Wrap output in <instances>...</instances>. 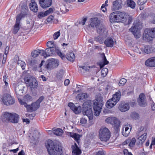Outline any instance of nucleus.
Instances as JSON below:
<instances>
[{
	"mask_svg": "<svg viewBox=\"0 0 155 155\" xmlns=\"http://www.w3.org/2000/svg\"><path fill=\"white\" fill-rule=\"evenodd\" d=\"M96 155H105L104 151L103 150L98 151L96 153Z\"/></svg>",
	"mask_w": 155,
	"mask_h": 155,
	"instance_id": "nucleus-63",
	"label": "nucleus"
},
{
	"mask_svg": "<svg viewBox=\"0 0 155 155\" xmlns=\"http://www.w3.org/2000/svg\"><path fill=\"white\" fill-rule=\"evenodd\" d=\"M19 102L21 104L24 105L25 107H26L27 110L28 112H32L34 111L32 104L31 105L27 104L26 103L21 100L19 101Z\"/></svg>",
	"mask_w": 155,
	"mask_h": 155,
	"instance_id": "nucleus-33",
	"label": "nucleus"
},
{
	"mask_svg": "<svg viewBox=\"0 0 155 155\" xmlns=\"http://www.w3.org/2000/svg\"><path fill=\"white\" fill-rule=\"evenodd\" d=\"M108 72V69L106 68H103L101 71V74L102 75H107Z\"/></svg>",
	"mask_w": 155,
	"mask_h": 155,
	"instance_id": "nucleus-55",
	"label": "nucleus"
},
{
	"mask_svg": "<svg viewBox=\"0 0 155 155\" xmlns=\"http://www.w3.org/2000/svg\"><path fill=\"white\" fill-rule=\"evenodd\" d=\"M47 46L48 47V48H55L54 44V42L51 41H48L47 44Z\"/></svg>",
	"mask_w": 155,
	"mask_h": 155,
	"instance_id": "nucleus-47",
	"label": "nucleus"
},
{
	"mask_svg": "<svg viewBox=\"0 0 155 155\" xmlns=\"http://www.w3.org/2000/svg\"><path fill=\"white\" fill-rule=\"evenodd\" d=\"M87 120L85 118H81L80 120L81 123L83 124H85L87 123Z\"/></svg>",
	"mask_w": 155,
	"mask_h": 155,
	"instance_id": "nucleus-62",
	"label": "nucleus"
},
{
	"mask_svg": "<svg viewBox=\"0 0 155 155\" xmlns=\"http://www.w3.org/2000/svg\"><path fill=\"white\" fill-rule=\"evenodd\" d=\"M44 53L43 50L38 49L32 51L31 52V55L33 57L36 58L37 57L39 54H40L42 56V54H43Z\"/></svg>",
	"mask_w": 155,
	"mask_h": 155,
	"instance_id": "nucleus-34",
	"label": "nucleus"
},
{
	"mask_svg": "<svg viewBox=\"0 0 155 155\" xmlns=\"http://www.w3.org/2000/svg\"><path fill=\"white\" fill-rule=\"evenodd\" d=\"M68 106L75 114L79 113L81 112V107L80 106L76 107L74 104L71 103H68Z\"/></svg>",
	"mask_w": 155,
	"mask_h": 155,
	"instance_id": "nucleus-19",
	"label": "nucleus"
},
{
	"mask_svg": "<svg viewBox=\"0 0 155 155\" xmlns=\"http://www.w3.org/2000/svg\"><path fill=\"white\" fill-rule=\"evenodd\" d=\"M143 38V40L147 41L148 42L152 40L153 37L148 33V29H147L144 31Z\"/></svg>",
	"mask_w": 155,
	"mask_h": 155,
	"instance_id": "nucleus-23",
	"label": "nucleus"
},
{
	"mask_svg": "<svg viewBox=\"0 0 155 155\" xmlns=\"http://www.w3.org/2000/svg\"><path fill=\"white\" fill-rule=\"evenodd\" d=\"M53 9L52 8H49L48 10H47L45 11V13H46L47 15H48V14H50V13L53 12Z\"/></svg>",
	"mask_w": 155,
	"mask_h": 155,
	"instance_id": "nucleus-64",
	"label": "nucleus"
},
{
	"mask_svg": "<svg viewBox=\"0 0 155 155\" xmlns=\"http://www.w3.org/2000/svg\"><path fill=\"white\" fill-rule=\"evenodd\" d=\"M129 126L130 127V129H129V127L126 126H125L123 127L122 133L124 136L127 137L129 134L130 130L132 128V127L130 125Z\"/></svg>",
	"mask_w": 155,
	"mask_h": 155,
	"instance_id": "nucleus-30",
	"label": "nucleus"
},
{
	"mask_svg": "<svg viewBox=\"0 0 155 155\" xmlns=\"http://www.w3.org/2000/svg\"><path fill=\"white\" fill-rule=\"evenodd\" d=\"M101 55L102 58V59L103 60L104 63L103 64H100V67L101 68H102L105 65L109 63L108 61H107V60L104 54L103 53H102Z\"/></svg>",
	"mask_w": 155,
	"mask_h": 155,
	"instance_id": "nucleus-39",
	"label": "nucleus"
},
{
	"mask_svg": "<svg viewBox=\"0 0 155 155\" xmlns=\"http://www.w3.org/2000/svg\"><path fill=\"white\" fill-rule=\"evenodd\" d=\"M137 101L139 105L142 107H145L147 105V101L145 99V97L144 94L141 93L139 96L138 98Z\"/></svg>",
	"mask_w": 155,
	"mask_h": 155,
	"instance_id": "nucleus-11",
	"label": "nucleus"
},
{
	"mask_svg": "<svg viewBox=\"0 0 155 155\" xmlns=\"http://www.w3.org/2000/svg\"><path fill=\"white\" fill-rule=\"evenodd\" d=\"M17 64L21 66L23 70H24L25 69L26 64L25 62L21 60H18L17 62Z\"/></svg>",
	"mask_w": 155,
	"mask_h": 155,
	"instance_id": "nucleus-45",
	"label": "nucleus"
},
{
	"mask_svg": "<svg viewBox=\"0 0 155 155\" xmlns=\"http://www.w3.org/2000/svg\"><path fill=\"white\" fill-rule=\"evenodd\" d=\"M79 68H82L84 71H85L87 72L89 71V69L90 68V67L89 66H79Z\"/></svg>",
	"mask_w": 155,
	"mask_h": 155,
	"instance_id": "nucleus-54",
	"label": "nucleus"
},
{
	"mask_svg": "<svg viewBox=\"0 0 155 155\" xmlns=\"http://www.w3.org/2000/svg\"><path fill=\"white\" fill-rule=\"evenodd\" d=\"M127 4L128 6L132 8H134L135 6V3L131 0H127Z\"/></svg>",
	"mask_w": 155,
	"mask_h": 155,
	"instance_id": "nucleus-43",
	"label": "nucleus"
},
{
	"mask_svg": "<svg viewBox=\"0 0 155 155\" xmlns=\"http://www.w3.org/2000/svg\"><path fill=\"white\" fill-rule=\"evenodd\" d=\"M147 0H138V4L139 5H142L145 4L147 2Z\"/></svg>",
	"mask_w": 155,
	"mask_h": 155,
	"instance_id": "nucleus-58",
	"label": "nucleus"
},
{
	"mask_svg": "<svg viewBox=\"0 0 155 155\" xmlns=\"http://www.w3.org/2000/svg\"><path fill=\"white\" fill-rule=\"evenodd\" d=\"M92 103L91 100H88L83 104V109L84 114L86 116L90 119L92 118L93 113L92 110Z\"/></svg>",
	"mask_w": 155,
	"mask_h": 155,
	"instance_id": "nucleus-2",
	"label": "nucleus"
},
{
	"mask_svg": "<svg viewBox=\"0 0 155 155\" xmlns=\"http://www.w3.org/2000/svg\"><path fill=\"white\" fill-rule=\"evenodd\" d=\"M23 87L21 85H18L16 86L15 88V93L17 96H21L23 94Z\"/></svg>",
	"mask_w": 155,
	"mask_h": 155,
	"instance_id": "nucleus-31",
	"label": "nucleus"
},
{
	"mask_svg": "<svg viewBox=\"0 0 155 155\" xmlns=\"http://www.w3.org/2000/svg\"><path fill=\"white\" fill-rule=\"evenodd\" d=\"M116 104L114 102V101L111 99L107 102L106 106L107 108H110L113 107Z\"/></svg>",
	"mask_w": 155,
	"mask_h": 155,
	"instance_id": "nucleus-36",
	"label": "nucleus"
},
{
	"mask_svg": "<svg viewBox=\"0 0 155 155\" xmlns=\"http://www.w3.org/2000/svg\"><path fill=\"white\" fill-rule=\"evenodd\" d=\"M54 18V17L53 16L50 15L47 18V21L48 22H50L53 20Z\"/></svg>",
	"mask_w": 155,
	"mask_h": 155,
	"instance_id": "nucleus-59",
	"label": "nucleus"
},
{
	"mask_svg": "<svg viewBox=\"0 0 155 155\" xmlns=\"http://www.w3.org/2000/svg\"><path fill=\"white\" fill-rule=\"evenodd\" d=\"M140 50L142 52H139L140 54L142 53L150 54L155 52V49L150 45H146L144 46V48H141Z\"/></svg>",
	"mask_w": 155,
	"mask_h": 155,
	"instance_id": "nucleus-10",
	"label": "nucleus"
},
{
	"mask_svg": "<svg viewBox=\"0 0 155 155\" xmlns=\"http://www.w3.org/2000/svg\"><path fill=\"white\" fill-rule=\"evenodd\" d=\"M55 48H47L44 50V53L42 56L45 58L47 57L53 56L55 54Z\"/></svg>",
	"mask_w": 155,
	"mask_h": 155,
	"instance_id": "nucleus-14",
	"label": "nucleus"
},
{
	"mask_svg": "<svg viewBox=\"0 0 155 155\" xmlns=\"http://www.w3.org/2000/svg\"><path fill=\"white\" fill-rule=\"evenodd\" d=\"M59 65V62L58 60L52 58L49 60L46 67L48 69L56 68Z\"/></svg>",
	"mask_w": 155,
	"mask_h": 155,
	"instance_id": "nucleus-12",
	"label": "nucleus"
},
{
	"mask_svg": "<svg viewBox=\"0 0 155 155\" xmlns=\"http://www.w3.org/2000/svg\"><path fill=\"white\" fill-rule=\"evenodd\" d=\"M106 37H104V35H100L99 36L95 37L94 39L95 41L98 42L101 44H102L103 43L104 39Z\"/></svg>",
	"mask_w": 155,
	"mask_h": 155,
	"instance_id": "nucleus-37",
	"label": "nucleus"
},
{
	"mask_svg": "<svg viewBox=\"0 0 155 155\" xmlns=\"http://www.w3.org/2000/svg\"><path fill=\"white\" fill-rule=\"evenodd\" d=\"M97 32L100 35H104V37L107 36V32L106 31L104 25L101 24L97 28Z\"/></svg>",
	"mask_w": 155,
	"mask_h": 155,
	"instance_id": "nucleus-16",
	"label": "nucleus"
},
{
	"mask_svg": "<svg viewBox=\"0 0 155 155\" xmlns=\"http://www.w3.org/2000/svg\"><path fill=\"white\" fill-rule=\"evenodd\" d=\"M24 81L27 87L31 88H36L38 86V83L36 79L33 77H25Z\"/></svg>",
	"mask_w": 155,
	"mask_h": 155,
	"instance_id": "nucleus-6",
	"label": "nucleus"
},
{
	"mask_svg": "<svg viewBox=\"0 0 155 155\" xmlns=\"http://www.w3.org/2000/svg\"><path fill=\"white\" fill-rule=\"evenodd\" d=\"M103 105V104L101 101H98L96 100V101L93 103V107L95 116H97L99 115Z\"/></svg>",
	"mask_w": 155,
	"mask_h": 155,
	"instance_id": "nucleus-8",
	"label": "nucleus"
},
{
	"mask_svg": "<svg viewBox=\"0 0 155 155\" xmlns=\"http://www.w3.org/2000/svg\"><path fill=\"white\" fill-rule=\"evenodd\" d=\"M133 34L136 38H139L140 36L139 31L135 32L134 33H133Z\"/></svg>",
	"mask_w": 155,
	"mask_h": 155,
	"instance_id": "nucleus-57",
	"label": "nucleus"
},
{
	"mask_svg": "<svg viewBox=\"0 0 155 155\" xmlns=\"http://www.w3.org/2000/svg\"><path fill=\"white\" fill-rule=\"evenodd\" d=\"M104 44L107 47H112L114 45V41L112 38L108 37L104 41Z\"/></svg>",
	"mask_w": 155,
	"mask_h": 155,
	"instance_id": "nucleus-29",
	"label": "nucleus"
},
{
	"mask_svg": "<svg viewBox=\"0 0 155 155\" xmlns=\"http://www.w3.org/2000/svg\"><path fill=\"white\" fill-rule=\"evenodd\" d=\"M132 117L135 119H137L138 118V114L137 113H133L131 115Z\"/></svg>",
	"mask_w": 155,
	"mask_h": 155,
	"instance_id": "nucleus-60",
	"label": "nucleus"
},
{
	"mask_svg": "<svg viewBox=\"0 0 155 155\" xmlns=\"http://www.w3.org/2000/svg\"><path fill=\"white\" fill-rule=\"evenodd\" d=\"M20 20L16 18L15 23L12 30V33L16 34L17 33L20 29Z\"/></svg>",
	"mask_w": 155,
	"mask_h": 155,
	"instance_id": "nucleus-26",
	"label": "nucleus"
},
{
	"mask_svg": "<svg viewBox=\"0 0 155 155\" xmlns=\"http://www.w3.org/2000/svg\"><path fill=\"white\" fill-rule=\"evenodd\" d=\"M116 12L119 22L120 21L125 22L127 21L129 16L127 13L125 12L120 11H116Z\"/></svg>",
	"mask_w": 155,
	"mask_h": 155,
	"instance_id": "nucleus-9",
	"label": "nucleus"
},
{
	"mask_svg": "<svg viewBox=\"0 0 155 155\" xmlns=\"http://www.w3.org/2000/svg\"><path fill=\"white\" fill-rule=\"evenodd\" d=\"M136 142V140L135 138L133 137L132 139L128 138L123 142V144L124 145H125L129 143V146L130 148H131L134 146Z\"/></svg>",
	"mask_w": 155,
	"mask_h": 155,
	"instance_id": "nucleus-18",
	"label": "nucleus"
},
{
	"mask_svg": "<svg viewBox=\"0 0 155 155\" xmlns=\"http://www.w3.org/2000/svg\"><path fill=\"white\" fill-rule=\"evenodd\" d=\"M90 25L93 28H96L101 24L100 21L98 20L97 17L91 18L90 20Z\"/></svg>",
	"mask_w": 155,
	"mask_h": 155,
	"instance_id": "nucleus-15",
	"label": "nucleus"
},
{
	"mask_svg": "<svg viewBox=\"0 0 155 155\" xmlns=\"http://www.w3.org/2000/svg\"><path fill=\"white\" fill-rule=\"evenodd\" d=\"M147 135V133H144L137 138V143L138 145H140L143 143L146 139Z\"/></svg>",
	"mask_w": 155,
	"mask_h": 155,
	"instance_id": "nucleus-27",
	"label": "nucleus"
},
{
	"mask_svg": "<svg viewBox=\"0 0 155 155\" xmlns=\"http://www.w3.org/2000/svg\"><path fill=\"white\" fill-rule=\"evenodd\" d=\"M67 135L73 138L77 142V143H79V140L81 136L73 132H67Z\"/></svg>",
	"mask_w": 155,
	"mask_h": 155,
	"instance_id": "nucleus-20",
	"label": "nucleus"
},
{
	"mask_svg": "<svg viewBox=\"0 0 155 155\" xmlns=\"http://www.w3.org/2000/svg\"><path fill=\"white\" fill-rule=\"evenodd\" d=\"M114 119V117H109L106 118L105 120L106 122L108 123H110L111 124H113V120Z\"/></svg>",
	"mask_w": 155,
	"mask_h": 155,
	"instance_id": "nucleus-50",
	"label": "nucleus"
},
{
	"mask_svg": "<svg viewBox=\"0 0 155 155\" xmlns=\"http://www.w3.org/2000/svg\"><path fill=\"white\" fill-rule=\"evenodd\" d=\"M130 108V106L128 104L121 103L120 104L118 109L120 110L122 112H125L128 110Z\"/></svg>",
	"mask_w": 155,
	"mask_h": 155,
	"instance_id": "nucleus-24",
	"label": "nucleus"
},
{
	"mask_svg": "<svg viewBox=\"0 0 155 155\" xmlns=\"http://www.w3.org/2000/svg\"><path fill=\"white\" fill-rule=\"evenodd\" d=\"M67 59L70 61H73L75 58V56L73 52H70L67 54L65 56Z\"/></svg>",
	"mask_w": 155,
	"mask_h": 155,
	"instance_id": "nucleus-38",
	"label": "nucleus"
},
{
	"mask_svg": "<svg viewBox=\"0 0 155 155\" xmlns=\"http://www.w3.org/2000/svg\"><path fill=\"white\" fill-rule=\"evenodd\" d=\"M148 33L152 36L153 38H155V28L148 29Z\"/></svg>",
	"mask_w": 155,
	"mask_h": 155,
	"instance_id": "nucleus-49",
	"label": "nucleus"
},
{
	"mask_svg": "<svg viewBox=\"0 0 155 155\" xmlns=\"http://www.w3.org/2000/svg\"><path fill=\"white\" fill-rule=\"evenodd\" d=\"M77 97L79 100L84 101L88 97V95L86 93H82L78 95Z\"/></svg>",
	"mask_w": 155,
	"mask_h": 155,
	"instance_id": "nucleus-35",
	"label": "nucleus"
},
{
	"mask_svg": "<svg viewBox=\"0 0 155 155\" xmlns=\"http://www.w3.org/2000/svg\"><path fill=\"white\" fill-rule=\"evenodd\" d=\"M29 6L30 10L32 11L36 12L38 10V7L36 3L35 0H31Z\"/></svg>",
	"mask_w": 155,
	"mask_h": 155,
	"instance_id": "nucleus-21",
	"label": "nucleus"
},
{
	"mask_svg": "<svg viewBox=\"0 0 155 155\" xmlns=\"http://www.w3.org/2000/svg\"><path fill=\"white\" fill-rule=\"evenodd\" d=\"M29 15L28 8L26 4H23L21 7V12L16 17V18L21 21L23 18L27 17Z\"/></svg>",
	"mask_w": 155,
	"mask_h": 155,
	"instance_id": "nucleus-5",
	"label": "nucleus"
},
{
	"mask_svg": "<svg viewBox=\"0 0 155 155\" xmlns=\"http://www.w3.org/2000/svg\"><path fill=\"white\" fill-rule=\"evenodd\" d=\"M113 124H114L115 125L117 128L119 127V125L120 124V122L116 118L114 117V120H113Z\"/></svg>",
	"mask_w": 155,
	"mask_h": 155,
	"instance_id": "nucleus-52",
	"label": "nucleus"
},
{
	"mask_svg": "<svg viewBox=\"0 0 155 155\" xmlns=\"http://www.w3.org/2000/svg\"><path fill=\"white\" fill-rule=\"evenodd\" d=\"M63 132V131L61 129L58 128L55 130H54L53 134L57 136H61L62 135Z\"/></svg>",
	"mask_w": 155,
	"mask_h": 155,
	"instance_id": "nucleus-41",
	"label": "nucleus"
},
{
	"mask_svg": "<svg viewBox=\"0 0 155 155\" xmlns=\"http://www.w3.org/2000/svg\"><path fill=\"white\" fill-rule=\"evenodd\" d=\"M116 12H113L110 15V21L111 23L117 22H118V19L117 15H116Z\"/></svg>",
	"mask_w": 155,
	"mask_h": 155,
	"instance_id": "nucleus-28",
	"label": "nucleus"
},
{
	"mask_svg": "<svg viewBox=\"0 0 155 155\" xmlns=\"http://www.w3.org/2000/svg\"><path fill=\"white\" fill-rule=\"evenodd\" d=\"M71 148L73 154L74 155H80L81 154V150L78 147L76 143H75L74 145L72 146Z\"/></svg>",
	"mask_w": 155,
	"mask_h": 155,
	"instance_id": "nucleus-25",
	"label": "nucleus"
},
{
	"mask_svg": "<svg viewBox=\"0 0 155 155\" xmlns=\"http://www.w3.org/2000/svg\"><path fill=\"white\" fill-rule=\"evenodd\" d=\"M145 64L147 66L153 67H155V57L150 58L147 60Z\"/></svg>",
	"mask_w": 155,
	"mask_h": 155,
	"instance_id": "nucleus-22",
	"label": "nucleus"
},
{
	"mask_svg": "<svg viewBox=\"0 0 155 155\" xmlns=\"http://www.w3.org/2000/svg\"><path fill=\"white\" fill-rule=\"evenodd\" d=\"M46 147L50 155H61L62 153L61 147L57 144L54 145L51 140L47 141Z\"/></svg>",
	"mask_w": 155,
	"mask_h": 155,
	"instance_id": "nucleus-1",
	"label": "nucleus"
},
{
	"mask_svg": "<svg viewBox=\"0 0 155 155\" xmlns=\"http://www.w3.org/2000/svg\"><path fill=\"white\" fill-rule=\"evenodd\" d=\"M47 15L46 13H45V12H41L38 13V17L39 18H41L42 17H44Z\"/></svg>",
	"mask_w": 155,
	"mask_h": 155,
	"instance_id": "nucleus-51",
	"label": "nucleus"
},
{
	"mask_svg": "<svg viewBox=\"0 0 155 155\" xmlns=\"http://www.w3.org/2000/svg\"><path fill=\"white\" fill-rule=\"evenodd\" d=\"M40 133L37 130H35L32 136V137L35 140H37L39 137Z\"/></svg>",
	"mask_w": 155,
	"mask_h": 155,
	"instance_id": "nucleus-42",
	"label": "nucleus"
},
{
	"mask_svg": "<svg viewBox=\"0 0 155 155\" xmlns=\"http://www.w3.org/2000/svg\"><path fill=\"white\" fill-rule=\"evenodd\" d=\"M34 111L36 110L39 107L40 104L36 102L32 104Z\"/></svg>",
	"mask_w": 155,
	"mask_h": 155,
	"instance_id": "nucleus-48",
	"label": "nucleus"
},
{
	"mask_svg": "<svg viewBox=\"0 0 155 155\" xmlns=\"http://www.w3.org/2000/svg\"><path fill=\"white\" fill-rule=\"evenodd\" d=\"M99 136L101 141L106 142L109 140L110 137V133L107 128L102 127L99 130Z\"/></svg>",
	"mask_w": 155,
	"mask_h": 155,
	"instance_id": "nucleus-3",
	"label": "nucleus"
},
{
	"mask_svg": "<svg viewBox=\"0 0 155 155\" xmlns=\"http://www.w3.org/2000/svg\"><path fill=\"white\" fill-rule=\"evenodd\" d=\"M3 81L5 84V85L6 87H8V76L6 74H5L3 77Z\"/></svg>",
	"mask_w": 155,
	"mask_h": 155,
	"instance_id": "nucleus-44",
	"label": "nucleus"
},
{
	"mask_svg": "<svg viewBox=\"0 0 155 155\" xmlns=\"http://www.w3.org/2000/svg\"><path fill=\"white\" fill-rule=\"evenodd\" d=\"M2 100L4 104L7 106L12 105L15 103L14 98L8 94H5L3 95Z\"/></svg>",
	"mask_w": 155,
	"mask_h": 155,
	"instance_id": "nucleus-7",
	"label": "nucleus"
},
{
	"mask_svg": "<svg viewBox=\"0 0 155 155\" xmlns=\"http://www.w3.org/2000/svg\"><path fill=\"white\" fill-rule=\"evenodd\" d=\"M130 31L133 33L139 31L138 28V26L137 24H134L131 27V28L130 29Z\"/></svg>",
	"mask_w": 155,
	"mask_h": 155,
	"instance_id": "nucleus-40",
	"label": "nucleus"
},
{
	"mask_svg": "<svg viewBox=\"0 0 155 155\" xmlns=\"http://www.w3.org/2000/svg\"><path fill=\"white\" fill-rule=\"evenodd\" d=\"M44 98V97L43 96H41L39 98L36 102L40 105V103L42 101Z\"/></svg>",
	"mask_w": 155,
	"mask_h": 155,
	"instance_id": "nucleus-61",
	"label": "nucleus"
},
{
	"mask_svg": "<svg viewBox=\"0 0 155 155\" xmlns=\"http://www.w3.org/2000/svg\"><path fill=\"white\" fill-rule=\"evenodd\" d=\"M4 117L7 121L13 123H16L18 122L19 116L15 113H11L6 112Z\"/></svg>",
	"mask_w": 155,
	"mask_h": 155,
	"instance_id": "nucleus-4",
	"label": "nucleus"
},
{
	"mask_svg": "<svg viewBox=\"0 0 155 155\" xmlns=\"http://www.w3.org/2000/svg\"><path fill=\"white\" fill-rule=\"evenodd\" d=\"M122 7V3L119 0H116L113 3V5L111 6V9L112 11L118 10L120 8Z\"/></svg>",
	"mask_w": 155,
	"mask_h": 155,
	"instance_id": "nucleus-17",
	"label": "nucleus"
},
{
	"mask_svg": "<svg viewBox=\"0 0 155 155\" xmlns=\"http://www.w3.org/2000/svg\"><path fill=\"white\" fill-rule=\"evenodd\" d=\"M60 33L59 31L55 32L53 35V38L54 39H57L60 36Z\"/></svg>",
	"mask_w": 155,
	"mask_h": 155,
	"instance_id": "nucleus-56",
	"label": "nucleus"
},
{
	"mask_svg": "<svg viewBox=\"0 0 155 155\" xmlns=\"http://www.w3.org/2000/svg\"><path fill=\"white\" fill-rule=\"evenodd\" d=\"M40 6L43 8L50 7L52 4V0H38Z\"/></svg>",
	"mask_w": 155,
	"mask_h": 155,
	"instance_id": "nucleus-13",
	"label": "nucleus"
},
{
	"mask_svg": "<svg viewBox=\"0 0 155 155\" xmlns=\"http://www.w3.org/2000/svg\"><path fill=\"white\" fill-rule=\"evenodd\" d=\"M55 51H56L58 55L62 59H63L64 58H65V54L61 52V51L58 49H56Z\"/></svg>",
	"mask_w": 155,
	"mask_h": 155,
	"instance_id": "nucleus-46",
	"label": "nucleus"
},
{
	"mask_svg": "<svg viewBox=\"0 0 155 155\" xmlns=\"http://www.w3.org/2000/svg\"><path fill=\"white\" fill-rule=\"evenodd\" d=\"M120 98V92L119 91H118L116 92L115 94H114L113 97L111 99L114 102L117 103L119 101Z\"/></svg>",
	"mask_w": 155,
	"mask_h": 155,
	"instance_id": "nucleus-32",
	"label": "nucleus"
},
{
	"mask_svg": "<svg viewBox=\"0 0 155 155\" xmlns=\"http://www.w3.org/2000/svg\"><path fill=\"white\" fill-rule=\"evenodd\" d=\"M127 81V80L124 78H121L119 81V86H123L124 85Z\"/></svg>",
	"mask_w": 155,
	"mask_h": 155,
	"instance_id": "nucleus-53",
	"label": "nucleus"
}]
</instances>
